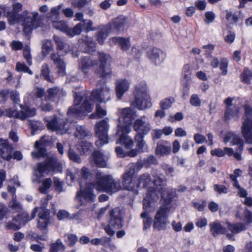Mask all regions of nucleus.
Returning a JSON list of instances; mask_svg holds the SVG:
<instances>
[{
  "label": "nucleus",
  "instance_id": "nucleus-4",
  "mask_svg": "<svg viewBox=\"0 0 252 252\" xmlns=\"http://www.w3.org/2000/svg\"><path fill=\"white\" fill-rule=\"evenodd\" d=\"M38 16V12H30L27 10L24 11L22 14L9 11L7 13L6 15L8 22L10 25H13L18 23L20 21H22L23 32L27 35L30 33L33 29H36L38 27L37 21Z\"/></svg>",
  "mask_w": 252,
  "mask_h": 252
},
{
  "label": "nucleus",
  "instance_id": "nucleus-2",
  "mask_svg": "<svg viewBox=\"0 0 252 252\" xmlns=\"http://www.w3.org/2000/svg\"><path fill=\"white\" fill-rule=\"evenodd\" d=\"M153 180H152L150 174L144 173L137 177L136 183L132 179L135 186L131 190L134 189L135 187L138 188H147L148 189L143 200L144 209L148 208L152 202L158 201L159 193L161 199H164L167 203L172 201L174 197L173 190L165 187L166 181L163 175L155 173L153 174Z\"/></svg>",
  "mask_w": 252,
  "mask_h": 252
},
{
  "label": "nucleus",
  "instance_id": "nucleus-7",
  "mask_svg": "<svg viewBox=\"0 0 252 252\" xmlns=\"http://www.w3.org/2000/svg\"><path fill=\"white\" fill-rule=\"evenodd\" d=\"M133 95L134 100L131 104L132 106L140 110L148 109L152 106L151 98L145 82H140L135 86Z\"/></svg>",
  "mask_w": 252,
  "mask_h": 252
},
{
  "label": "nucleus",
  "instance_id": "nucleus-46",
  "mask_svg": "<svg viewBox=\"0 0 252 252\" xmlns=\"http://www.w3.org/2000/svg\"><path fill=\"white\" fill-rule=\"evenodd\" d=\"M52 24L54 28L64 32L67 34V31L68 30L69 27H68L66 22L64 21H54L52 22Z\"/></svg>",
  "mask_w": 252,
  "mask_h": 252
},
{
  "label": "nucleus",
  "instance_id": "nucleus-51",
  "mask_svg": "<svg viewBox=\"0 0 252 252\" xmlns=\"http://www.w3.org/2000/svg\"><path fill=\"white\" fill-rule=\"evenodd\" d=\"M175 99L173 97L166 98L160 102V107L162 109H168L171 107Z\"/></svg>",
  "mask_w": 252,
  "mask_h": 252
},
{
  "label": "nucleus",
  "instance_id": "nucleus-62",
  "mask_svg": "<svg viewBox=\"0 0 252 252\" xmlns=\"http://www.w3.org/2000/svg\"><path fill=\"white\" fill-rule=\"evenodd\" d=\"M23 57L27 61L29 65L32 64V59L30 53V48L29 46H26L23 50Z\"/></svg>",
  "mask_w": 252,
  "mask_h": 252
},
{
  "label": "nucleus",
  "instance_id": "nucleus-24",
  "mask_svg": "<svg viewBox=\"0 0 252 252\" xmlns=\"http://www.w3.org/2000/svg\"><path fill=\"white\" fill-rule=\"evenodd\" d=\"M108 158V155H104L99 151H94L91 157L90 162L92 165L105 168L107 167Z\"/></svg>",
  "mask_w": 252,
  "mask_h": 252
},
{
  "label": "nucleus",
  "instance_id": "nucleus-9",
  "mask_svg": "<svg viewBox=\"0 0 252 252\" xmlns=\"http://www.w3.org/2000/svg\"><path fill=\"white\" fill-rule=\"evenodd\" d=\"M162 204L156 212L153 221V228L158 231L165 230L169 223L168 216L170 211L169 204L171 201L167 203L164 199Z\"/></svg>",
  "mask_w": 252,
  "mask_h": 252
},
{
  "label": "nucleus",
  "instance_id": "nucleus-44",
  "mask_svg": "<svg viewBox=\"0 0 252 252\" xmlns=\"http://www.w3.org/2000/svg\"><path fill=\"white\" fill-rule=\"evenodd\" d=\"M65 247L60 239H58L56 242L50 245V252H59L64 251Z\"/></svg>",
  "mask_w": 252,
  "mask_h": 252
},
{
  "label": "nucleus",
  "instance_id": "nucleus-47",
  "mask_svg": "<svg viewBox=\"0 0 252 252\" xmlns=\"http://www.w3.org/2000/svg\"><path fill=\"white\" fill-rule=\"evenodd\" d=\"M83 29V23H79L77 24L73 28H69L67 31V35L70 37H73L75 35H78L81 33Z\"/></svg>",
  "mask_w": 252,
  "mask_h": 252
},
{
  "label": "nucleus",
  "instance_id": "nucleus-5",
  "mask_svg": "<svg viewBox=\"0 0 252 252\" xmlns=\"http://www.w3.org/2000/svg\"><path fill=\"white\" fill-rule=\"evenodd\" d=\"M48 128L52 131H55L58 134H63L69 131V128L76 127L74 135L78 139H83L88 135V131L82 126H77L75 123L66 122L62 123L60 120L55 117L50 120H46Z\"/></svg>",
  "mask_w": 252,
  "mask_h": 252
},
{
  "label": "nucleus",
  "instance_id": "nucleus-19",
  "mask_svg": "<svg viewBox=\"0 0 252 252\" xmlns=\"http://www.w3.org/2000/svg\"><path fill=\"white\" fill-rule=\"evenodd\" d=\"M133 127L137 134H140L143 136L147 135L151 129L149 119L145 116L136 119L133 123Z\"/></svg>",
  "mask_w": 252,
  "mask_h": 252
},
{
  "label": "nucleus",
  "instance_id": "nucleus-11",
  "mask_svg": "<svg viewBox=\"0 0 252 252\" xmlns=\"http://www.w3.org/2000/svg\"><path fill=\"white\" fill-rule=\"evenodd\" d=\"M62 163L55 156L48 157L45 161L38 165V171L42 176L49 174L50 172L62 171Z\"/></svg>",
  "mask_w": 252,
  "mask_h": 252
},
{
  "label": "nucleus",
  "instance_id": "nucleus-16",
  "mask_svg": "<svg viewBox=\"0 0 252 252\" xmlns=\"http://www.w3.org/2000/svg\"><path fill=\"white\" fill-rule=\"evenodd\" d=\"M224 103L227 106L225 112V120H238L239 118V109L241 105L240 100L236 99L234 101L233 99L228 97L224 100Z\"/></svg>",
  "mask_w": 252,
  "mask_h": 252
},
{
  "label": "nucleus",
  "instance_id": "nucleus-37",
  "mask_svg": "<svg viewBox=\"0 0 252 252\" xmlns=\"http://www.w3.org/2000/svg\"><path fill=\"white\" fill-rule=\"evenodd\" d=\"M212 156H216L218 157H222L225 155L231 156L233 154V150L232 148L225 147L223 149L216 148L211 151Z\"/></svg>",
  "mask_w": 252,
  "mask_h": 252
},
{
  "label": "nucleus",
  "instance_id": "nucleus-25",
  "mask_svg": "<svg viewBox=\"0 0 252 252\" xmlns=\"http://www.w3.org/2000/svg\"><path fill=\"white\" fill-rule=\"evenodd\" d=\"M130 87V82L125 78L118 79L115 82V92L117 97L121 99L124 94L128 91Z\"/></svg>",
  "mask_w": 252,
  "mask_h": 252
},
{
  "label": "nucleus",
  "instance_id": "nucleus-64",
  "mask_svg": "<svg viewBox=\"0 0 252 252\" xmlns=\"http://www.w3.org/2000/svg\"><path fill=\"white\" fill-rule=\"evenodd\" d=\"M64 237L65 241L70 246H73L77 241V237L74 234H66Z\"/></svg>",
  "mask_w": 252,
  "mask_h": 252
},
{
  "label": "nucleus",
  "instance_id": "nucleus-6",
  "mask_svg": "<svg viewBox=\"0 0 252 252\" xmlns=\"http://www.w3.org/2000/svg\"><path fill=\"white\" fill-rule=\"evenodd\" d=\"M157 164V160L154 156H150L145 158L142 163L137 162L136 163H131L128 165L127 169L123 175V186L127 190H131L134 187L132 182V177L135 173L139 172L143 166L148 168L152 164Z\"/></svg>",
  "mask_w": 252,
  "mask_h": 252
},
{
  "label": "nucleus",
  "instance_id": "nucleus-41",
  "mask_svg": "<svg viewBox=\"0 0 252 252\" xmlns=\"http://www.w3.org/2000/svg\"><path fill=\"white\" fill-rule=\"evenodd\" d=\"M13 148L10 145H7L4 149H0V157L3 159L10 160L12 158Z\"/></svg>",
  "mask_w": 252,
  "mask_h": 252
},
{
  "label": "nucleus",
  "instance_id": "nucleus-36",
  "mask_svg": "<svg viewBox=\"0 0 252 252\" xmlns=\"http://www.w3.org/2000/svg\"><path fill=\"white\" fill-rule=\"evenodd\" d=\"M76 146L77 150L81 155L89 154L93 149L92 144L86 141H82Z\"/></svg>",
  "mask_w": 252,
  "mask_h": 252
},
{
  "label": "nucleus",
  "instance_id": "nucleus-35",
  "mask_svg": "<svg viewBox=\"0 0 252 252\" xmlns=\"http://www.w3.org/2000/svg\"><path fill=\"white\" fill-rule=\"evenodd\" d=\"M61 95V91L58 87L51 88L47 91L46 99L51 101H55L59 99Z\"/></svg>",
  "mask_w": 252,
  "mask_h": 252
},
{
  "label": "nucleus",
  "instance_id": "nucleus-22",
  "mask_svg": "<svg viewBox=\"0 0 252 252\" xmlns=\"http://www.w3.org/2000/svg\"><path fill=\"white\" fill-rule=\"evenodd\" d=\"M7 112L10 117H15L24 120L27 117L34 116L36 114V109L34 108L26 107L20 111L9 109L7 110Z\"/></svg>",
  "mask_w": 252,
  "mask_h": 252
},
{
  "label": "nucleus",
  "instance_id": "nucleus-55",
  "mask_svg": "<svg viewBox=\"0 0 252 252\" xmlns=\"http://www.w3.org/2000/svg\"><path fill=\"white\" fill-rule=\"evenodd\" d=\"M232 145H239L238 151L242 152L244 148V144L242 139L237 135L234 134V137L231 142Z\"/></svg>",
  "mask_w": 252,
  "mask_h": 252
},
{
  "label": "nucleus",
  "instance_id": "nucleus-58",
  "mask_svg": "<svg viewBox=\"0 0 252 252\" xmlns=\"http://www.w3.org/2000/svg\"><path fill=\"white\" fill-rule=\"evenodd\" d=\"M16 69L18 71H23L24 72L28 73V74L32 75V72L30 69V68L26 66L24 63L18 62L16 65Z\"/></svg>",
  "mask_w": 252,
  "mask_h": 252
},
{
  "label": "nucleus",
  "instance_id": "nucleus-42",
  "mask_svg": "<svg viewBox=\"0 0 252 252\" xmlns=\"http://www.w3.org/2000/svg\"><path fill=\"white\" fill-rule=\"evenodd\" d=\"M156 155L161 157L168 155L171 153V148L162 144H158L156 149Z\"/></svg>",
  "mask_w": 252,
  "mask_h": 252
},
{
  "label": "nucleus",
  "instance_id": "nucleus-33",
  "mask_svg": "<svg viewBox=\"0 0 252 252\" xmlns=\"http://www.w3.org/2000/svg\"><path fill=\"white\" fill-rule=\"evenodd\" d=\"M134 140L136 144V148L140 153L148 151V147L144 140L143 135L140 134H136L134 137Z\"/></svg>",
  "mask_w": 252,
  "mask_h": 252
},
{
  "label": "nucleus",
  "instance_id": "nucleus-38",
  "mask_svg": "<svg viewBox=\"0 0 252 252\" xmlns=\"http://www.w3.org/2000/svg\"><path fill=\"white\" fill-rule=\"evenodd\" d=\"M8 207L13 213H20L22 212L23 209L21 203L17 200L16 195L12 196V199L8 204Z\"/></svg>",
  "mask_w": 252,
  "mask_h": 252
},
{
  "label": "nucleus",
  "instance_id": "nucleus-40",
  "mask_svg": "<svg viewBox=\"0 0 252 252\" xmlns=\"http://www.w3.org/2000/svg\"><path fill=\"white\" fill-rule=\"evenodd\" d=\"M62 7L63 5L60 4L52 8L50 12L48 14V19L52 22H53L54 21L59 20L60 10Z\"/></svg>",
  "mask_w": 252,
  "mask_h": 252
},
{
  "label": "nucleus",
  "instance_id": "nucleus-26",
  "mask_svg": "<svg viewBox=\"0 0 252 252\" xmlns=\"http://www.w3.org/2000/svg\"><path fill=\"white\" fill-rule=\"evenodd\" d=\"M51 59L58 69V73L61 76L65 75L66 63L63 58L58 53H54L51 55Z\"/></svg>",
  "mask_w": 252,
  "mask_h": 252
},
{
  "label": "nucleus",
  "instance_id": "nucleus-30",
  "mask_svg": "<svg viewBox=\"0 0 252 252\" xmlns=\"http://www.w3.org/2000/svg\"><path fill=\"white\" fill-rule=\"evenodd\" d=\"M54 39L57 46V49L58 51H60L64 54H67L71 51L72 48L69 44L63 38L54 35Z\"/></svg>",
  "mask_w": 252,
  "mask_h": 252
},
{
  "label": "nucleus",
  "instance_id": "nucleus-56",
  "mask_svg": "<svg viewBox=\"0 0 252 252\" xmlns=\"http://www.w3.org/2000/svg\"><path fill=\"white\" fill-rule=\"evenodd\" d=\"M252 78V73L248 68H245L242 74V81L245 83L249 84Z\"/></svg>",
  "mask_w": 252,
  "mask_h": 252
},
{
  "label": "nucleus",
  "instance_id": "nucleus-13",
  "mask_svg": "<svg viewBox=\"0 0 252 252\" xmlns=\"http://www.w3.org/2000/svg\"><path fill=\"white\" fill-rule=\"evenodd\" d=\"M236 217L240 218L245 222V224L242 223H237L231 224L227 223L228 229L233 234H237L247 229L246 225L252 222V213L247 209H245L243 214L238 212L236 214Z\"/></svg>",
  "mask_w": 252,
  "mask_h": 252
},
{
  "label": "nucleus",
  "instance_id": "nucleus-8",
  "mask_svg": "<svg viewBox=\"0 0 252 252\" xmlns=\"http://www.w3.org/2000/svg\"><path fill=\"white\" fill-rule=\"evenodd\" d=\"M126 25V20L125 16L120 15L112 19L110 23V27H104L97 34V40L100 44L104 43V40L107 37L108 33L111 32L112 29L117 31H122Z\"/></svg>",
  "mask_w": 252,
  "mask_h": 252
},
{
  "label": "nucleus",
  "instance_id": "nucleus-49",
  "mask_svg": "<svg viewBox=\"0 0 252 252\" xmlns=\"http://www.w3.org/2000/svg\"><path fill=\"white\" fill-rule=\"evenodd\" d=\"M53 49V44L51 40H46L43 41L42 53L44 57L46 56Z\"/></svg>",
  "mask_w": 252,
  "mask_h": 252
},
{
  "label": "nucleus",
  "instance_id": "nucleus-28",
  "mask_svg": "<svg viewBox=\"0 0 252 252\" xmlns=\"http://www.w3.org/2000/svg\"><path fill=\"white\" fill-rule=\"evenodd\" d=\"M49 214L50 213L48 210H43L39 212L37 226L40 230H44L47 228L50 222Z\"/></svg>",
  "mask_w": 252,
  "mask_h": 252
},
{
  "label": "nucleus",
  "instance_id": "nucleus-63",
  "mask_svg": "<svg viewBox=\"0 0 252 252\" xmlns=\"http://www.w3.org/2000/svg\"><path fill=\"white\" fill-rule=\"evenodd\" d=\"M228 62L227 59L222 58L220 62V69L222 71V74L225 75L227 73Z\"/></svg>",
  "mask_w": 252,
  "mask_h": 252
},
{
  "label": "nucleus",
  "instance_id": "nucleus-31",
  "mask_svg": "<svg viewBox=\"0 0 252 252\" xmlns=\"http://www.w3.org/2000/svg\"><path fill=\"white\" fill-rule=\"evenodd\" d=\"M45 143L44 137H42L39 141L35 142L34 148L36 151L32 152L31 155L33 158H39L43 157L46 154V150L44 148Z\"/></svg>",
  "mask_w": 252,
  "mask_h": 252
},
{
  "label": "nucleus",
  "instance_id": "nucleus-60",
  "mask_svg": "<svg viewBox=\"0 0 252 252\" xmlns=\"http://www.w3.org/2000/svg\"><path fill=\"white\" fill-rule=\"evenodd\" d=\"M214 189L215 191L219 194H226L229 191L228 188L222 185H215L214 186Z\"/></svg>",
  "mask_w": 252,
  "mask_h": 252
},
{
  "label": "nucleus",
  "instance_id": "nucleus-39",
  "mask_svg": "<svg viewBox=\"0 0 252 252\" xmlns=\"http://www.w3.org/2000/svg\"><path fill=\"white\" fill-rule=\"evenodd\" d=\"M83 213V210L80 209L77 213L74 214L72 216L70 217L69 213L64 210H60L57 213V217L59 220H63L65 219L70 220L75 219L78 215H81Z\"/></svg>",
  "mask_w": 252,
  "mask_h": 252
},
{
  "label": "nucleus",
  "instance_id": "nucleus-23",
  "mask_svg": "<svg viewBox=\"0 0 252 252\" xmlns=\"http://www.w3.org/2000/svg\"><path fill=\"white\" fill-rule=\"evenodd\" d=\"M147 57L151 63L158 65L164 62L166 54L159 49L154 48L148 51Z\"/></svg>",
  "mask_w": 252,
  "mask_h": 252
},
{
  "label": "nucleus",
  "instance_id": "nucleus-27",
  "mask_svg": "<svg viewBox=\"0 0 252 252\" xmlns=\"http://www.w3.org/2000/svg\"><path fill=\"white\" fill-rule=\"evenodd\" d=\"M51 59L58 69V73L61 76L65 75L66 63L63 58L58 53H54L51 55Z\"/></svg>",
  "mask_w": 252,
  "mask_h": 252
},
{
  "label": "nucleus",
  "instance_id": "nucleus-50",
  "mask_svg": "<svg viewBox=\"0 0 252 252\" xmlns=\"http://www.w3.org/2000/svg\"><path fill=\"white\" fill-rule=\"evenodd\" d=\"M52 180L50 178H47L42 182L41 186L39 188L40 192L46 193L48 192L49 189L52 185Z\"/></svg>",
  "mask_w": 252,
  "mask_h": 252
},
{
  "label": "nucleus",
  "instance_id": "nucleus-15",
  "mask_svg": "<svg viewBox=\"0 0 252 252\" xmlns=\"http://www.w3.org/2000/svg\"><path fill=\"white\" fill-rule=\"evenodd\" d=\"M38 209V207L35 208L32 211L31 217H29L26 212H23L22 213L18 214L16 217L12 219V221L7 223L6 227L15 230L20 229L22 226L24 225L35 217Z\"/></svg>",
  "mask_w": 252,
  "mask_h": 252
},
{
  "label": "nucleus",
  "instance_id": "nucleus-29",
  "mask_svg": "<svg viewBox=\"0 0 252 252\" xmlns=\"http://www.w3.org/2000/svg\"><path fill=\"white\" fill-rule=\"evenodd\" d=\"M97 61L93 59L90 56L81 57L79 64V68L86 74L88 72V70L92 67L97 64Z\"/></svg>",
  "mask_w": 252,
  "mask_h": 252
},
{
  "label": "nucleus",
  "instance_id": "nucleus-52",
  "mask_svg": "<svg viewBox=\"0 0 252 252\" xmlns=\"http://www.w3.org/2000/svg\"><path fill=\"white\" fill-rule=\"evenodd\" d=\"M233 186L236 190L237 195L239 197L243 198L248 195V191L247 190L241 187L239 183L233 184Z\"/></svg>",
  "mask_w": 252,
  "mask_h": 252
},
{
  "label": "nucleus",
  "instance_id": "nucleus-12",
  "mask_svg": "<svg viewBox=\"0 0 252 252\" xmlns=\"http://www.w3.org/2000/svg\"><path fill=\"white\" fill-rule=\"evenodd\" d=\"M110 219L108 224L104 225L103 228L107 234L113 236L115 230L122 227L123 225L121 212L118 208H116L110 211Z\"/></svg>",
  "mask_w": 252,
  "mask_h": 252
},
{
  "label": "nucleus",
  "instance_id": "nucleus-14",
  "mask_svg": "<svg viewBox=\"0 0 252 252\" xmlns=\"http://www.w3.org/2000/svg\"><path fill=\"white\" fill-rule=\"evenodd\" d=\"M109 128L108 119L105 118L96 124L94 127L96 135L99 140L95 142L96 145L101 147L108 143V131Z\"/></svg>",
  "mask_w": 252,
  "mask_h": 252
},
{
  "label": "nucleus",
  "instance_id": "nucleus-54",
  "mask_svg": "<svg viewBox=\"0 0 252 252\" xmlns=\"http://www.w3.org/2000/svg\"><path fill=\"white\" fill-rule=\"evenodd\" d=\"M85 42V44L88 48L85 52L91 53L94 51L96 44L91 37H87Z\"/></svg>",
  "mask_w": 252,
  "mask_h": 252
},
{
  "label": "nucleus",
  "instance_id": "nucleus-57",
  "mask_svg": "<svg viewBox=\"0 0 252 252\" xmlns=\"http://www.w3.org/2000/svg\"><path fill=\"white\" fill-rule=\"evenodd\" d=\"M68 155L69 159L74 162L80 163L82 161L79 156L77 155L73 150L69 149L68 152Z\"/></svg>",
  "mask_w": 252,
  "mask_h": 252
},
{
  "label": "nucleus",
  "instance_id": "nucleus-3",
  "mask_svg": "<svg viewBox=\"0 0 252 252\" xmlns=\"http://www.w3.org/2000/svg\"><path fill=\"white\" fill-rule=\"evenodd\" d=\"M92 98L90 100L85 99L81 104H79L82 100V95L80 94L75 93L74 96V105L71 107L67 112L70 117L81 118L85 115L86 113L91 112L94 108L92 99L94 101L101 103L108 101L111 97V88L104 84L101 88L94 90L91 94Z\"/></svg>",
  "mask_w": 252,
  "mask_h": 252
},
{
  "label": "nucleus",
  "instance_id": "nucleus-59",
  "mask_svg": "<svg viewBox=\"0 0 252 252\" xmlns=\"http://www.w3.org/2000/svg\"><path fill=\"white\" fill-rule=\"evenodd\" d=\"M189 102L194 107H200L201 104V100L197 94H193L191 95Z\"/></svg>",
  "mask_w": 252,
  "mask_h": 252
},
{
  "label": "nucleus",
  "instance_id": "nucleus-1",
  "mask_svg": "<svg viewBox=\"0 0 252 252\" xmlns=\"http://www.w3.org/2000/svg\"><path fill=\"white\" fill-rule=\"evenodd\" d=\"M93 187H95L97 190L109 193L115 192L121 189L119 181H115L110 175L98 171L96 174L95 184L93 185L86 184L85 186H81L77 191L75 196V200L78 203L75 206L76 209H82L83 212L92 209V205L96 199Z\"/></svg>",
  "mask_w": 252,
  "mask_h": 252
},
{
  "label": "nucleus",
  "instance_id": "nucleus-61",
  "mask_svg": "<svg viewBox=\"0 0 252 252\" xmlns=\"http://www.w3.org/2000/svg\"><path fill=\"white\" fill-rule=\"evenodd\" d=\"M242 173L243 171L241 169H236L234 170L233 174H231L229 175V178L231 179V181L233 182V184L239 183L237 178L238 177H241Z\"/></svg>",
  "mask_w": 252,
  "mask_h": 252
},
{
  "label": "nucleus",
  "instance_id": "nucleus-43",
  "mask_svg": "<svg viewBox=\"0 0 252 252\" xmlns=\"http://www.w3.org/2000/svg\"><path fill=\"white\" fill-rule=\"evenodd\" d=\"M41 75L48 82L51 83L54 82V78L50 75L49 66L47 63H44L42 65L41 69Z\"/></svg>",
  "mask_w": 252,
  "mask_h": 252
},
{
  "label": "nucleus",
  "instance_id": "nucleus-10",
  "mask_svg": "<svg viewBox=\"0 0 252 252\" xmlns=\"http://www.w3.org/2000/svg\"><path fill=\"white\" fill-rule=\"evenodd\" d=\"M244 110L241 132L246 142L252 144V108L249 105H245Z\"/></svg>",
  "mask_w": 252,
  "mask_h": 252
},
{
  "label": "nucleus",
  "instance_id": "nucleus-53",
  "mask_svg": "<svg viewBox=\"0 0 252 252\" xmlns=\"http://www.w3.org/2000/svg\"><path fill=\"white\" fill-rule=\"evenodd\" d=\"M91 2L90 0H74L72 5L79 9L89 6Z\"/></svg>",
  "mask_w": 252,
  "mask_h": 252
},
{
  "label": "nucleus",
  "instance_id": "nucleus-17",
  "mask_svg": "<svg viewBox=\"0 0 252 252\" xmlns=\"http://www.w3.org/2000/svg\"><path fill=\"white\" fill-rule=\"evenodd\" d=\"M100 61L99 67L95 70V73L100 77H106L111 74L112 71L110 67L111 58L109 55L103 53H98Z\"/></svg>",
  "mask_w": 252,
  "mask_h": 252
},
{
  "label": "nucleus",
  "instance_id": "nucleus-48",
  "mask_svg": "<svg viewBox=\"0 0 252 252\" xmlns=\"http://www.w3.org/2000/svg\"><path fill=\"white\" fill-rule=\"evenodd\" d=\"M106 110L101 107L99 104H97L96 106L95 113L92 114L90 116V118L91 119L100 118L106 116Z\"/></svg>",
  "mask_w": 252,
  "mask_h": 252
},
{
  "label": "nucleus",
  "instance_id": "nucleus-34",
  "mask_svg": "<svg viewBox=\"0 0 252 252\" xmlns=\"http://www.w3.org/2000/svg\"><path fill=\"white\" fill-rule=\"evenodd\" d=\"M209 226L210 227V231L214 237L218 235L224 234L226 232L225 228L222 226L218 221L210 223Z\"/></svg>",
  "mask_w": 252,
  "mask_h": 252
},
{
  "label": "nucleus",
  "instance_id": "nucleus-45",
  "mask_svg": "<svg viewBox=\"0 0 252 252\" xmlns=\"http://www.w3.org/2000/svg\"><path fill=\"white\" fill-rule=\"evenodd\" d=\"M141 217L143 219V229L146 230L151 227L152 219L149 213L144 211L141 214Z\"/></svg>",
  "mask_w": 252,
  "mask_h": 252
},
{
  "label": "nucleus",
  "instance_id": "nucleus-21",
  "mask_svg": "<svg viewBox=\"0 0 252 252\" xmlns=\"http://www.w3.org/2000/svg\"><path fill=\"white\" fill-rule=\"evenodd\" d=\"M118 112L120 117L118 125H120L121 126L128 125L130 127L131 122L135 117V112L131 108L127 107L119 109Z\"/></svg>",
  "mask_w": 252,
  "mask_h": 252
},
{
  "label": "nucleus",
  "instance_id": "nucleus-20",
  "mask_svg": "<svg viewBox=\"0 0 252 252\" xmlns=\"http://www.w3.org/2000/svg\"><path fill=\"white\" fill-rule=\"evenodd\" d=\"M91 176L92 173L86 167H82L80 170L68 169L66 171L67 179L72 182L81 179H88Z\"/></svg>",
  "mask_w": 252,
  "mask_h": 252
},
{
  "label": "nucleus",
  "instance_id": "nucleus-32",
  "mask_svg": "<svg viewBox=\"0 0 252 252\" xmlns=\"http://www.w3.org/2000/svg\"><path fill=\"white\" fill-rule=\"evenodd\" d=\"M110 44H118L124 51L127 50L130 46L129 39L120 37H113L109 40Z\"/></svg>",
  "mask_w": 252,
  "mask_h": 252
},
{
  "label": "nucleus",
  "instance_id": "nucleus-18",
  "mask_svg": "<svg viewBox=\"0 0 252 252\" xmlns=\"http://www.w3.org/2000/svg\"><path fill=\"white\" fill-rule=\"evenodd\" d=\"M130 131L131 128L129 126H121L120 125H118L116 134L119 136V139L117 142V144L120 143L124 145L127 149L132 148L134 142L132 138L127 134Z\"/></svg>",
  "mask_w": 252,
  "mask_h": 252
}]
</instances>
